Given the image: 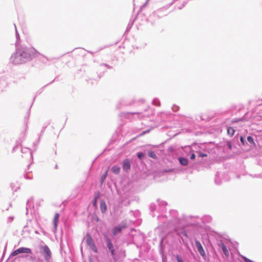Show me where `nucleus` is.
I'll return each instance as SVG.
<instances>
[{"label":"nucleus","mask_w":262,"mask_h":262,"mask_svg":"<svg viewBox=\"0 0 262 262\" xmlns=\"http://www.w3.org/2000/svg\"><path fill=\"white\" fill-rule=\"evenodd\" d=\"M132 24L130 25L129 24L128 25L127 29H129L132 27Z\"/></svg>","instance_id":"c03bdc74"},{"label":"nucleus","mask_w":262,"mask_h":262,"mask_svg":"<svg viewBox=\"0 0 262 262\" xmlns=\"http://www.w3.org/2000/svg\"><path fill=\"white\" fill-rule=\"evenodd\" d=\"M21 152L23 153L29 152L31 158L32 157V153L31 152V150L30 148H26V147L23 148L21 149Z\"/></svg>","instance_id":"aec40b11"},{"label":"nucleus","mask_w":262,"mask_h":262,"mask_svg":"<svg viewBox=\"0 0 262 262\" xmlns=\"http://www.w3.org/2000/svg\"><path fill=\"white\" fill-rule=\"evenodd\" d=\"M20 253H32L31 249L26 247H20L13 251L10 255L9 258L12 256L17 255Z\"/></svg>","instance_id":"423d86ee"},{"label":"nucleus","mask_w":262,"mask_h":262,"mask_svg":"<svg viewBox=\"0 0 262 262\" xmlns=\"http://www.w3.org/2000/svg\"><path fill=\"white\" fill-rule=\"evenodd\" d=\"M174 2L175 1L174 0L171 3L154 11L152 13V15L150 16V18L153 17L161 18L165 15H166L167 14V10L174 4Z\"/></svg>","instance_id":"f03ea898"},{"label":"nucleus","mask_w":262,"mask_h":262,"mask_svg":"<svg viewBox=\"0 0 262 262\" xmlns=\"http://www.w3.org/2000/svg\"><path fill=\"white\" fill-rule=\"evenodd\" d=\"M131 114L132 115H133V114H139V113H132V112H127V113H124L125 117H128V116L129 115H131Z\"/></svg>","instance_id":"2f4dec72"},{"label":"nucleus","mask_w":262,"mask_h":262,"mask_svg":"<svg viewBox=\"0 0 262 262\" xmlns=\"http://www.w3.org/2000/svg\"><path fill=\"white\" fill-rule=\"evenodd\" d=\"M152 103L154 105H155L156 106H160V102L159 100L157 99H155L152 101Z\"/></svg>","instance_id":"393cba45"},{"label":"nucleus","mask_w":262,"mask_h":262,"mask_svg":"<svg viewBox=\"0 0 262 262\" xmlns=\"http://www.w3.org/2000/svg\"><path fill=\"white\" fill-rule=\"evenodd\" d=\"M178 160L181 164V165L183 166H186L188 165V161L187 159L183 158V157H180L178 159Z\"/></svg>","instance_id":"ddd939ff"},{"label":"nucleus","mask_w":262,"mask_h":262,"mask_svg":"<svg viewBox=\"0 0 262 262\" xmlns=\"http://www.w3.org/2000/svg\"><path fill=\"white\" fill-rule=\"evenodd\" d=\"M178 219L177 217H174L173 221H172V224L175 225L176 224L178 223Z\"/></svg>","instance_id":"4c0bfd02"},{"label":"nucleus","mask_w":262,"mask_h":262,"mask_svg":"<svg viewBox=\"0 0 262 262\" xmlns=\"http://www.w3.org/2000/svg\"><path fill=\"white\" fill-rule=\"evenodd\" d=\"M165 216L164 215H158V218L159 221H160L162 219L165 218Z\"/></svg>","instance_id":"a19ab883"},{"label":"nucleus","mask_w":262,"mask_h":262,"mask_svg":"<svg viewBox=\"0 0 262 262\" xmlns=\"http://www.w3.org/2000/svg\"><path fill=\"white\" fill-rule=\"evenodd\" d=\"M34 144L35 146H37V144L34 143Z\"/></svg>","instance_id":"09e8293b"},{"label":"nucleus","mask_w":262,"mask_h":262,"mask_svg":"<svg viewBox=\"0 0 262 262\" xmlns=\"http://www.w3.org/2000/svg\"><path fill=\"white\" fill-rule=\"evenodd\" d=\"M20 253H32L31 249L26 247H20L13 251L10 255L9 258L12 256L17 255Z\"/></svg>","instance_id":"0eeeda50"},{"label":"nucleus","mask_w":262,"mask_h":262,"mask_svg":"<svg viewBox=\"0 0 262 262\" xmlns=\"http://www.w3.org/2000/svg\"><path fill=\"white\" fill-rule=\"evenodd\" d=\"M182 234L183 236H185V237H187V233H186V231H182Z\"/></svg>","instance_id":"79ce46f5"},{"label":"nucleus","mask_w":262,"mask_h":262,"mask_svg":"<svg viewBox=\"0 0 262 262\" xmlns=\"http://www.w3.org/2000/svg\"><path fill=\"white\" fill-rule=\"evenodd\" d=\"M21 257H24V256H22ZM25 257H27V255H25Z\"/></svg>","instance_id":"8fccbe9b"},{"label":"nucleus","mask_w":262,"mask_h":262,"mask_svg":"<svg viewBox=\"0 0 262 262\" xmlns=\"http://www.w3.org/2000/svg\"><path fill=\"white\" fill-rule=\"evenodd\" d=\"M39 250L41 255L47 262H50L52 259V252L47 245H40Z\"/></svg>","instance_id":"7ed1b4c3"},{"label":"nucleus","mask_w":262,"mask_h":262,"mask_svg":"<svg viewBox=\"0 0 262 262\" xmlns=\"http://www.w3.org/2000/svg\"><path fill=\"white\" fill-rule=\"evenodd\" d=\"M24 177L26 179L31 180L32 179V176L31 174L28 173L24 174Z\"/></svg>","instance_id":"b1692460"},{"label":"nucleus","mask_w":262,"mask_h":262,"mask_svg":"<svg viewBox=\"0 0 262 262\" xmlns=\"http://www.w3.org/2000/svg\"><path fill=\"white\" fill-rule=\"evenodd\" d=\"M106 176V173H105L101 176V179H100V182L101 184L103 183V182H104V180H105Z\"/></svg>","instance_id":"72a5a7b5"},{"label":"nucleus","mask_w":262,"mask_h":262,"mask_svg":"<svg viewBox=\"0 0 262 262\" xmlns=\"http://www.w3.org/2000/svg\"><path fill=\"white\" fill-rule=\"evenodd\" d=\"M242 120H243V118H239L238 119H234L233 120V122H236L241 121H242Z\"/></svg>","instance_id":"ea45409f"},{"label":"nucleus","mask_w":262,"mask_h":262,"mask_svg":"<svg viewBox=\"0 0 262 262\" xmlns=\"http://www.w3.org/2000/svg\"><path fill=\"white\" fill-rule=\"evenodd\" d=\"M240 140H241V142H242V143L243 145H244L245 144V138L243 136H241L240 137Z\"/></svg>","instance_id":"e433bc0d"},{"label":"nucleus","mask_w":262,"mask_h":262,"mask_svg":"<svg viewBox=\"0 0 262 262\" xmlns=\"http://www.w3.org/2000/svg\"><path fill=\"white\" fill-rule=\"evenodd\" d=\"M170 224L171 223L170 222H168V223H165V222H163L162 223V224L161 225V226L162 227H164L165 226H167V227H170L171 225H170Z\"/></svg>","instance_id":"cd10ccee"},{"label":"nucleus","mask_w":262,"mask_h":262,"mask_svg":"<svg viewBox=\"0 0 262 262\" xmlns=\"http://www.w3.org/2000/svg\"><path fill=\"white\" fill-rule=\"evenodd\" d=\"M14 26H15V28L16 37L17 41H18V40L19 39V35L17 32V29H16V26L15 24H14Z\"/></svg>","instance_id":"c756f323"},{"label":"nucleus","mask_w":262,"mask_h":262,"mask_svg":"<svg viewBox=\"0 0 262 262\" xmlns=\"http://www.w3.org/2000/svg\"><path fill=\"white\" fill-rule=\"evenodd\" d=\"M179 107V106H178L177 105H173L172 106V110L173 112H177L178 111Z\"/></svg>","instance_id":"7c9ffc66"},{"label":"nucleus","mask_w":262,"mask_h":262,"mask_svg":"<svg viewBox=\"0 0 262 262\" xmlns=\"http://www.w3.org/2000/svg\"><path fill=\"white\" fill-rule=\"evenodd\" d=\"M35 233H36V234H38V233H38V232L37 231H35Z\"/></svg>","instance_id":"49530a36"},{"label":"nucleus","mask_w":262,"mask_h":262,"mask_svg":"<svg viewBox=\"0 0 262 262\" xmlns=\"http://www.w3.org/2000/svg\"><path fill=\"white\" fill-rule=\"evenodd\" d=\"M148 156L150 158H152L153 159H156L157 158V155L153 151H149L148 152Z\"/></svg>","instance_id":"412c9836"},{"label":"nucleus","mask_w":262,"mask_h":262,"mask_svg":"<svg viewBox=\"0 0 262 262\" xmlns=\"http://www.w3.org/2000/svg\"><path fill=\"white\" fill-rule=\"evenodd\" d=\"M176 258H177V261L178 262H184L183 260L182 259V258H181V256H180L179 255H177L176 256Z\"/></svg>","instance_id":"473e14b6"},{"label":"nucleus","mask_w":262,"mask_h":262,"mask_svg":"<svg viewBox=\"0 0 262 262\" xmlns=\"http://www.w3.org/2000/svg\"><path fill=\"white\" fill-rule=\"evenodd\" d=\"M170 213L173 214L174 215L177 214V212L176 210H172L170 211Z\"/></svg>","instance_id":"37998d69"},{"label":"nucleus","mask_w":262,"mask_h":262,"mask_svg":"<svg viewBox=\"0 0 262 262\" xmlns=\"http://www.w3.org/2000/svg\"><path fill=\"white\" fill-rule=\"evenodd\" d=\"M106 67H107L108 68H110L111 67L106 64H101L100 65V70H103V69H105Z\"/></svg>","instance_id":"a878e982"},{"label":"nucleus","mask_w":262,"mask_h":262,"mask_svg":"<svg viewBox=\"0 0 262 262\" xmlns=\"http://www.w3.org/2000/svg\"><path fill=\"white\" fill-rule=\"evenodd\" d=\"M29 259L31 262H43L42 260L39 258H36L35 257L32 256H29Z\"/></svg>","instance_id":"dca6fc26"},{"label":"nucleus","mask_w":262,"mask_h":262,"mask_svg":"<svg viewBox=\"0 0 262 262\" xmlns=\"http://www.w3.org/2000/svg\"><path fill=\"white\" fill-rule=\"evenodd\" d=\"M219 246L221 247L223 250L224 254L226 256H229V251L226 246V245L224 244L222 241H221L219 244Z\"/></svg>","instance_id":"f8f14e48"},{"label":"nucleus","mask_w":262,"mask_h":262,"mask_svg":"<svg viewBox=\"0 0 262 262\" xmlns=\"http://www.w3.org/2000/svg\"><path fill=\"white\" fill-rule=\"evenodd\" d=\"M235 130L234 129L231 127H229L227 128V133L229 135H230L231 137L234 134Z\"/></svg>","instance_id":"6ab92c4d"},{"label":"nucleus","mask_w":262,"mask_h":262,"mask_svg":"<svg viewBox=\"0 0 262 262\" xmlns=\"http://www.w3.org/2000/svg\"><path fill=\"white\" fill-rule=\"evenodd\" d=\"M215 183H216V184H220L219 183H217L216 179H215Z\"/></svg>","instance_id":"a18cd8bd"},{"label":"nucleus","mask_w":262,"mask_h":262,"mask_svg":"<svg viewBox=\"0 0 262 262\" xmlns=\"http://www.w3.org/2000/svg\"><path fill=\"white\" fill-rule=\"evenodd\" d=\"M100 208L102 213H105L106 212L107 207L106 203L104 201H101Z\"/></svg>","instance_id":"4468645a"},{"label":"nucleus","mask_w":262,"mask_h":262,"mask_svg":"<svg viewBox=\"0 0 262 262\" xmlns=\"http://www.w3.org/2000/svg\"><path fill=\"white\" fill-rule=\"evenodd\" d=\"M13 220H14V217L13 216H9L8 218V222L11 223L13 221Z\"/></svg>","instance_id":"c9c22d12"},{"label":"nucleus","mask_w":262,"mask_h":262,"mask_svg":"<svg viewBox=\"0 0 262 262\" xmlns=\"http://www.w3.org/2000/svg\"><path fill=\"white\" fill-rule=\"evenodd\" d=\"M120 168L117 165H114L112 167V171L115 174H118L120 172Z\"/></svg>","instance_id":"2eb2a0df"},{"label":"nucleus","mask_w":262,"mask_h":262,"mask_svg":"<svg viewBox=\"0 0 262 262\" xmlns=\"http://www.w3.org/2000/svg\"><path fill=\"white\" fill-rule=\"evenodd\" d=\"M91 54H93L92 52H89Z\"/></svg>","instance_id":"3c124183"},{"label":"nucleus","mask_w":262,"mask_h":262,"mask_svg":"<svg viewBox=\"0 0 262 262\" xmlns=\"http://www.w3.org/2000/svg\"><path fill=\"white\" fill-rule=\"evenodd\" d=\"M122 168L123 170L127 171L130 168V161L126 159L122 161Z\"/></svg>","instance_id":"9d476101"},{"label":"nucleus","mask_w":262,"mask_h":262,"mask_svg":"<svg viewBox=\"0 0 262 262\" xmlns=\"http://www.w3.org/2000/svg\"><path fill=\"white\" fill-rule=\"evenodd\" d=\"M120 104H122V105H127V104L125 103L124 102V101H121L120 102H119L118 105L117 106V107L118 108H120V106H119Z\"/></svg>","instance_id":"c85d7f7f"},{"label":"nucleus","mask_w":262,"mask_h":262,"mask_svg":"<svg viewBox=\"0 0 262 262\" xmlns=\"http://www.w3.org/2000/svg\"><path fill=\"white\" fill-rule=\"evenodd\" d=\"M144 156H145V154H143V152H139L137 153V157L140 160H142L144 157Z\"/></svg>","instance_id":"5701e85b"},{"label":"nucleus","mask_w":262,"mask_h":262,"mask_svg":"<svg viewBox=\"0 0 262 262\" xmlns=\"http://www.w3.org/2000/svg\"><path fill=\"white\" fill-rule=\"evenodd\" d=\"M37 51L34 48L27 47H20L17 48L11 58L10 61L14 64H19L25 63L36 56Z\"/></svg>","instance_id":"f257e3e1"},{"label":"nucleus","mask_w":262,"mask_h":262,"mask_svg":"<svg viewBox=\"0 0 262 262\" xmlns=\"http://www.w3.org/2000/svg\"><path fill=\"white\" fill-rule=\"evenodd\" d=\"M90 247L91 249L94 252H97V249L96 246L95 245V243L94 244H93L92 245L90 246Z\"/></svg>","instance_id":"bb28decb"},{"label":"nucleus","mask_w":262,"mask_h":262,"mask_svg":"<svg viewBox=\"0 0 262 262\" xmlns=\"http://www.w3.org/2000/svg\"><path fill=\"white\" fill-rule=\"evenodd\" d=\"M195 157V156L194 154V153H192V154L191 155V156H190V159H191V160H193V159H194Z\"/></svg>","instance_id":"58836bf2"},{"label":"nucleus","mask_w":262,"mask_h":262,"mask_svg":"<svg viewBox=\"0 0 262 262\" xmlns=\"http://www.w3.org/2000/svg\"><path fill=\"white\" fill-rule=\"evenodd\" d=\"M190 219L192 220L189 224L190 225H196L200 223V221H201L203 223H209L212 221V217L210 215H204L202 218H199L196 216H190Z\"/></svg>","instance_id":"20e7f679"},{"label":"nucleus","mask_w":262,"mask_h":262,"mask_svg":"<svg viewBox=\"0 0 262 262\" xmlns=\"http://www.w3.org/2000/svg\"><path fill=\"white\" fill-rule=\"evenodd\" d=\"M86 242L89 246H90L94 244V242L93 239L90 236H88L86 237Z\"/></svg>","instance_id":"f3484780"},{"label":"nucleus","mask_w":262,"mask_h":262,"mask_svg":"<svg viewBox=\"0 0 262 262\" xmlns=\"http://www.w3.org/2000/svg\"><path fill=\"white\" fill-rule=\"evenodd\" d=\"M96 203V200L95 199L94 202V204H95Z\"/></svg>","instance_id":"de8ad7c7"},{"label":"nucleus","mask_w":262,"mask_h":262,"mask_svg":"<svg viewBox=\"0 0 262 262\" xmlns=\"http://www.w3.org/2000/svg\"><path fill=\"white\" fill-rule=\"evenodd\" d=\"M195 246L198 249V252H199L200 254L203 257L205 258L206 257V253L205 252V251L204 250V249L201 244V243L198 241H195Z\"/></svg>","instance_id":"1a4fd4ad"},{"label":"nucleus","mask_w":262,"mask_h":262,"mask_svg":"<svg viewBox=\"0 0 262 262\" xmlns=\"http://www.w3.org/2000/svg\"><path fill=\"white\" fill-rule=\"evenodd\" d=\"M126 228V224L124 222H122L120 225L117 226L113 228L112 230V235L116 236L117 234L120 233L121 231Z\"/></svg>","instance_id":"6e6552de"},{"label":"nucleus","mask_w":262,"mask_h":262,"mask_svg":"<svg viewBox=\"0 0 262 262\" xmlns=\"http://www.w3.org/2000/svg\"><path fill=\"white\" fill-rule=\"evenodd\" d=\"M198 156L199 157H204L207 156V155L205 153H202L201 152H198Z\"/></svg>","instance_id":"f704fd0d"},{"label":"nucleus","mask_w":262,"mask_h":262,"mask_svg":"<svg viewBox=\"0 0 262 262\" xmlns=\"http://www.w3.org/2000/svg\"><path fill=\"white\" fill-rule=\"evenodd\" d=\"M157 202L158 203V206H157L154 204H151L150 205L149 208L150 210L151 211H157L159 212H163L165 211V207L167 205V203L163 201H161L160 200H158Z\"/></svg>","instance_id":"39448f33"},{"label":"nucleus","mask_w":262,"mask_h":262,"mask_svg":"<svg viewBox=\"0 0 262 262\" xmlns=\"http://www.w3.org/2000/svg\"><path fill=\"white\" fill-rule=\"evenodd\" d=\"M32 202V199H30L28 200V201L27 202V204H26V206H26V210H27L26 214H27L28 213L29 208L30 207H31V206Z\"/></svg>","instance_id":"a211bd4d"},{"label":"nucleus","mask_w":262,"mask_h":262,"mask_svg":"<svg viewBox=\"0 0 262 262\" xmlns=\"http://www.w3.org/2000/svg\"><path fill=\"white\" fill-rule=\"evenodd\" d=\"M59 217V214L58 213H56L55 214L53 220V224L54 225V228L53 229V232L55 233L56 232L57 230V223L58 221Z\"/></svg>","instance_id":"9b49d317"},{"label":"nucleus","mask_w":262,"mask_h":262,"mask_svg":"<svg viewBox=\"0 0 262 262\" xmlns=\"http://www.w3.org/2000/svg\"><path fill=\"white\" fill-rule=\"evenodd\" d=\"M247 140L253 146H255V144L253 141V139L251 136H248L247 137Z\"/></svg>","instance_id":"4be33fe9"}]
</instances>
